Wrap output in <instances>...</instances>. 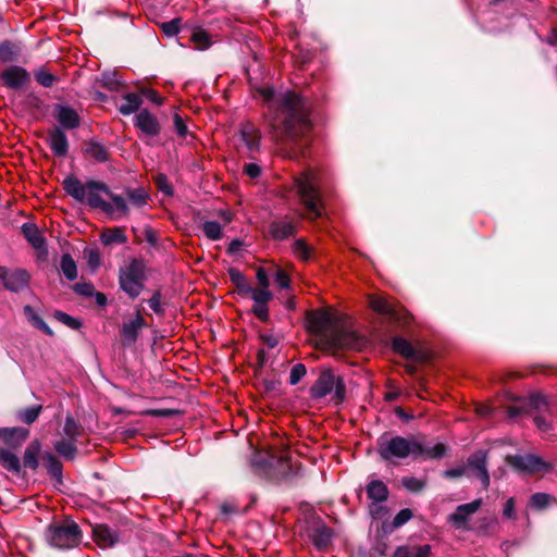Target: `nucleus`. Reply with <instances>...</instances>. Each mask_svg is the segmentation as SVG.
<instances>
[{"label": "nucleus", "mask_w": 557, "mask_h": 557, "mask_svg": "<svg viewBox=\"0 0 557 557\" xmlns=\"http://www.w3.org/2000/svg\"><path fill=\"white\" fill-rule=\"evenodd\" d=\"M101 83L110 90H117L121 81L115 72H106L102 74Z\"/></svg>", "instance_id": "49530a36"}, {"label": "nucleus", "mask_w": 557, "mask_h": 557, "mask_svg": "<svg viewBox=\"0 0 557 557\" xmlns=\"http://www.w3.org/2000/svg\"><path fill=\"white\" fill-rule=\"evenodd\" d=\"M508 462L520 471L533 473L546 468V463L536 455H516L508 457Z\"/></svg>", "instance_id": "4468645a"}, {"label": "nucleus", "mask_w": 557, "mask_h": 557, "mask_svg": "<svg viewBox=\"0 0 557 557\" xmlns=\"http://www.w3.org/2000/svg\"><path fill=\"white\" fill-rule=\"evenodd\" d=\"M252 470L269 479H274L277 475L276 468L284 470L288 467L286 460L277 459L275 456L268 451H255L250 461Z\"/></svg>", "instance_id": "1a4fd4ad"}, {"label": "nucleus", "mask_w": 557, "mask_h": 557, "mask_svg": "<svg viewBox=\"0 0 557 557\" xmlns=\"http://www.w3.org/2000/svg\"><path fill=\"white\" fill-rule=\"evenodd\" d=\"M248 267L251 268L256 273V278L260 285L259 289H268L270 282L267 271L261 267L250 265L248 260L246 259V268Z\"/></svg>", "instance_id": "c03bdc74"}, {"label": "nucleus", "mask_w": 557, "mask_h": 557, "mask_svg": "<svg viewBox=\"0 0 557 557\" xmlns=\"http://www.w3.org/2000/svg\"><path fill=\"white\" fill-rule=\"evenodd\" d=\"M264 100L273 111L275 124L293 141L302 137L311 126L309 103L294 91H262Z\"/></svg>", "instance_id": "f03ea898"}, {"label": "nucleus", "mask_w": 557, "mask_h": 557, "mask_svg": "<svg viewBox=\"0 0 557 557\" xmlns=\"http://www.w3.org/2000/svg\"><path fill=\"white\" fill-rule=\"evenodd\" d=\"M482 506V499L478 498L471 503L459 505L456 510L448 516V522L451 523L456 529L469 530L468 520L469 517L475 513Z\"/></svg>", "instance_id": "ddd939ff"}, {"label": "nucleus", "mask_w": 557, "mask_h": 557, "mask_svg": "<svg viewBox=\"0 0 557 557\" xmlns=\"http://www.w3.org/2000/svg\"><path fill=\"white\" fill-rule=\"evenodd\" d=\"M55 117L60 125L67 129H74L79 126L81 119L78 113L69 106L59 104L55 107Z\"/></svg>", "instance_id": "6ab92c4d"}, {"label": "nucleus", "mask_w": 557, "mask_h": 557, "mask_svg": "<svg viewBox=\"0 0 557 557\" xmlns=\"http://www.w3.org/2000/svg\"><path fill=\"white\" fill-rule=\"evenodd\" d=\"M63 188L67 195L76 201H86L91 208L100 209L111 220L119 221L127 218L131 208L141 210L148 206L149 194L143 187L124 189L123 195L112 193L109 187L98 181H89L83 184L75 176L63 180Z\"/></svg>", "instance_id": "f257e3e1"}, {"label": "nucleus", "mask_w": 557, "mask_h": 557, "mask_svg": "<svg viewBox=\"0 0 557 557\" xmlns=\"http://www.w3.org/2000/svg\"><path fill=\"white\" fill-rule=\"evenodd\" d=\"M262 166L251 162L246 163V176H249L250 178H257L261 175Z\"/></svg>", "instance_id": "680f3d73"}, {"label": "nucleus", "mask_w": 557, "mask_h": 557, "mask_svg": "<svg viewBox=\"0 0 557 557\" xmlns=\"http://www.w3.org/2000/svg\"><path fill=\"white\" fill-rule=\"evenodd\" d=\"M205 235L211 240H219L222 238V226L215 221H206L202 224Z\"/></svg>", "instance_id": "58836bf2"}, {"label": "nucleus", "mask_w": 557, "mask_h": 557, "mask_svg": "<svg viewBox=\"0 0 557 557\" xmlns=\"http://www.w3.org/2000/svg\"><path fill=\"white\" fill-rule=\"evenodd\" d=\"M465 467L481 481L483 488L488 487L490 474L487 471V453L485 450L480 449L470 455Z\"/></svg>", "instance_id": "f8f14e48"}, {"label": "nucleus", "mask_w": 557, "mask_h": 557, "mask_svg": "<svg viewBox=\"0 0 557 557\" xmlns=\"http://www.w3.org/2000/svg\"><path fill=\"white\" fill-rule=\"evenodd\" d=\"M143 100L138 94L129 92L123 97V102L119 107V111L123 115H129L136 112L141 106Z\"/></svg>", "instance_id": "cd10ccee"}, {"label": "nucleus", "mask_w": 557, "mask_h": 557, "mask_svg": "<svg viewBox=\"0 0 557 557\" xmlns=\"http://www.w3.org/2000/svg\"><path fill=\"white\" fill-rule=\"evenodd\" d=\"M41 409H42L41 406L28 407L26 409L18 411L17 418L26 424H32L33 422H35L37 420Z\"/></svg>", "instance_id": "ea45409f"}, {"label": "nucleus", "mask_w": 557, "mask_h": 557, "mask_svg": "<svg viewBox=\"0 0 557 557\" xmlns=\"http://www.w3.org/2000/svg\"><path fill=\"white\" fill-rule=\"evenodd\" d=\"M228 274L231 276V281L233 282V284L236 287V290H234L233 293H235L239 297H242L244 295V276L242 275L239 270H237L235 268H230Z\"/></svg>", "instance_id": "a18cd8bd"}, {"label": "nucleus", "mask_w": 557, "mask_h": 557, "mask_svg": "<svg viewBox=\"0 0 557 557\" xmlns=\"http://www.w3.org/2000/svg\"><path fill=\"white\" fill-rule=\"evenodd\" d=\"M294 225L289 221H278L271 225V233L276 239H285L294 233Z\"/></svg>", "instance_id": "72a5a7b5"}, {"label": "nucleus", "mask_w": 557, "mask_h": 557, "mask_svg": "<svg viewBox=\"0 0 557 557\" xmlns=\"http://www.w3.org/2000/svg\"><path fill=\"white\" fill-rule=\"evenodd\" d=\"M467 473V467L459 466L456 468L447 469L444 471L443 475L447 479H458Z\"/></svg>", "instance_id": "052dcab7"}, {"label": "nucleus", "mask_w": 557, "mask_h": 557, "mask_svg": "<svg viewBox=\"0 0 557 557\" xmlns=\"http://www.w3.org/2000/svg\"><path fill=\"white\" fill-rule=\"evenodd\" d=\"M314 398H323L332 394V400L341 404L346 397V387L341 376H336L331 370L323 371L311 388Z\"/></svg>", "instance_id": "6e6552de"}, {"label": "nucleus", "mask_w": 557, "mask_h": 557, "mask_svg": "<svg viewBox=\"0 0 557 557\" xmlns=\"http://www.w3.org/2000/svg\"><path fill=\"white\" fill-rule=\"evenodd\" d=\"M73 289L76 294L83 296H92L95 290L91 283H77L73 286Z\"/></svg>", "instance_id": "13d9d810"}, {"label": "nucleus", "mask_w": 557, "mask_h": 557, "mask_svg": "<svg viewBox=\"0 0 557 557\" xmlns=\"http://www.w3.org/2000/svg\"><path fill=\"white\" fill-rule=\"evenodd\" d=\"M412 518V511L408 508L401 509L393 520V527L399 528L407 523Z\"/></svg>", "instance_id": "5fc2aeb1"}, {"label": "nucleus", "mask_w": 557, "mask_h": 557, "mask_svg": "<svg viewBox=\"0 0 557 557\" xmlns=\"http://www.w3.org/2000/svg\"><path fill=\"white\" fill-rule=\"evenodd\" d=\"M46 468L48 470V473L55 478L57 480H60L62 476V465L61 462L51 454L47 455L46 458Z\"/></svg>", "instance_id": "79ce46f5"}, {"label": "nucleus", "mask_w": 557, "mask_h": 557, "mask_svg": "<svg viewBox=\"0 0 557 557\" xmlns=\"http://www.w3.org/2000/svg\"><path fill=\"white\" fill-rule=\"evenodd\" d=\"M306 367L302 363L295 364L289 374V383L296 385L306 375Z\"/></svg>", "instance_id": "864d4df0"}, {"label": "nucleus", "mask_w": 557, "mask_h": 557, "mask_svg": "<svg viewBox=\"0 0 557 557\" xmlns=\"http://www.w3.org/2000/svg\"><path fill=\"white\" fill-rule=\"evenodd\" d=\"M307 322L309 332L331 347L360 349L363 345V339L355 331L343 327L336 318L325 310L308 313Z\"/></svg>", "instance_id": "20e7f679"}, {"label": "nucleus", "mask_w": 557, "mask_h": 557, "mask_svg": "<svg viewBox=\"0 0 557 557\" xmlns=\"http://www.w3.org/2000/svg\"><path fill=\"white\" fill-rule=\"evenodd\" d=\"M28 430L23 428H2L0 429V438L7 444H15L25 441L28 436Z\"/></svg>", "instance_id": "bb28decb"}, {"label": "nucleus", "mask_w": 557, "mask_h": 557, "mask_svg": "<svg viewBox=\"0 0 557 557\" xmlns=\"http://www.w3.org/2000/svg\"><path fill=\"white\" fill-rule=\"evenodd\" d=\"M161 293L160 292H156L151 298L148 299V305L150 307V309L158 315H163L164 314V308L162 306V302H161Z\"/></svg>", "instance_id": "603ef678"}, {"label": "nucleus", "mask_w": 557, "mask_h": 557, "mask_svg": "<svg viewBox=\"0 0 557 557\" xmlns=\"http://www.w3.org/2000/svg\"><path fill=\"white\" fill-rule=\"evenodd\" d=\"M54 317L58 321H60L61 323H63L64 325L69 326L72 330H78L82 326L81 321L63 311H55Z\"/></svg>", "instance_id": "de8ad7c7"}, {"label": "nucleus", "mask_w": 557, "mask_h": 557, "mask_svg": "<svg viewBox=\"0 0 557 557\" xmlns=\"http://www.w3.org/2000/svg\"><path fill=\"white\" fill-rule=\"evenodd\" d=\"M35 78L44 87H51L53 83L57 81V77L44 70H38L35 72Z\"/></svg>", "instance_id": "3c124183"}, {"label": "nucleus", "mask_w": 557, "mask_h": 557, "mask_svg": "<svg viewBox=\"0 0 557 557\" xmlns=\"http://www.w3.org/2000/svg\"><path fill=\"white\" fill-rule=\"evenodd\" d=\"M29 278L30 276L26 270H9L0 265V280L4 287L11 292L17 293L27 287Z\"/></svg>", "instance_id": "9b49d317"}, {"label": "nucleus", "mask_w": 557, "mask_h": 557, "mask_svg": "<svg viewBox=\"0 0 557 557\" xmlns=\"http://www.w3.org/2000/svg\"><path fill=\"white\" fill-rule=\"evenodd\" d=\"M40 443L38 441H34L28 445L25 449L23 463L25 468H29L32 470H36L38 468V455L40 453Z\"/></svg>", "instance_id": "c85d7f7f"}, {"label": "nucleus", "mask_w": 557, "mask_h": 557, "mask_svg": "<svg viewBox=\"0 0 557 557\" xmlns=\"http://www.w3.org/2000/svg\"><path fill=\"white\" fill-rule=\"evenodd\" d=\"M54 449L60 456L66 459H74L76 454L75 441L71 438H61L55 442Z\"/></svg>", "instance_id": "473e14b6"}, {"label": "nucleus", "mask_w": 557, "mask_h": 557, "mask_svg": "<svg viewBox=\"0 0 557 557\" xmlns=\"http://www.w3.org/2000/svg\"><path fill=\"white\" fill-rule=\"evenodd\" d=\"M259 135L256 132H250L246 125V149L253 150L259 146Z\"/></svg>", "instance_id": "6e6d98bb"}, {"label": "nucleus", "mask_w": 557, "mask_h": 557, "mask_svg": "<svg viewBox=\"0 0 557 557\" xmlns=\"http://www.w3.org/2000/svg\"><path fill=\"white\" fill-rule=\"evenodd\" d=\"M94 536L98 545L102 548L112 547L120 541L117 532L104 524H99L94 528Z\"/></svg>", "instance_id": "412c9836"}, {"label": "nucleus", "mask_w": 557, "mask_h": 557, "mask_svg": "<svg viewBox=\"0 0 557 557\" xmlns=\"http://www.w3.org/2000/svg\"><path fill=\"white\" fill-rule=\"evenodd\" d=\"M1 79L7 87L20 89L30 81V75L22 66L12 65L2 72Z\"/></svg>", "instance_id": "2eb2a0df"}, {"label": "nucleus", "mask_w": 557, "mask_h": 557, "mask_svg": "<svg viewBox=\"0 0 557 557\" xmlns=\"http://www.w3.org/2000/svg\"><path fill=\"white\" fill-rule=\"evenodd\" d=\"M60 268H61L63 275L69 281H74L77 278L76 263H75L74 259L69 253H64L61 257Z\"/></svg>", "instance_id": "c9c22d12"}, {"label": "nucleus", "mask_w": 557, "mask_h": 557, "mask_svg": "<svg viewBox=\"0 0 557 557\" xmlns=\"http://www.w3.org/2000/svg\"><path fill=\"white\" fill-rule=\"evenodd\" d=\"M82 531L76 522L65 519L51 523L45 532L46 542L58 549H72L82 542Z\"/></svg>", "instance_id": "423d86ee"}, {"label": "nucleus", "mask_w": 557, "mask_h": 557, "mask_svg": "<svg viewBox=\"0 0 557 557\" xmlns=\"http://www.w3.org/2000/svg\"><path fill=\"white\" fill-rule=\"evenodd\" d=\"M85 153L97 162H104L109 158L108 149L97 141H90L87 144Z\"/></svg>", "instance_id": "7c9ffc66"}, {"label": "nucleus", "mask_w": 557, "mask_h": 557, "mask_svg": "<svg viewBox=\"0 0 557 557\" xmlns=\"http://www.w3.org/2000/svg\"><path fill=\"white\" fill-rule=\"evenodd\" d=\"M101 242L103 245L125 244L127 236L122 227L108 228L101 234Z\"/></svg>", "instance_id": "c756f323"}, {"label": "nucleus", "mask_w": 557, "mask_h": 557, "mask_svg": "<svg viewBox=\"0 0 557 557\" xmlns=\"http://www.w3.org/2000/svg\"><path fill=\"white\" fill-rule=\"evenodd\" d=\"M430 552V545H422L416 548L413 557H429Z\"/></svg>", "instance_id": "338daca9"}, {"label": "nucleus", "mask_w": 557, "mask_h": 557, "mask_svg": "<svg viewBox=\"0 0 557 557\" xmlns=\"http://www.w3.org/2000/svg\"><path fill=\"white\" fill-rule=\"evenodd\" d=\"M401 483L407 491L412 493L421 492L426 485L425 480L418 479L414 476H404L401 479Z\"/></svg>", "instance_id": "a19ab883"}, {"label": "nucleus", "mask_w": 557, "mask_h": 557, "mask_svg": "<svg viewBox=\"0 0 557 557\" xmlns=\"http://www.w3.org/2000/svg\"><path fill=\"white\" fill-rule=\"evenodd\" d=\"M63 433L66 436L65 438L76 441L81 434V426L72 417H67L63 426Z\"/></svg>", "instance_id": "37998d69"}, {"label": "nucleus", "mask_w": 557, "mask_h": 557, "mask_svg": "<svg viewBox=\"0 0 557 557\" xmlns=\"http://www.w3.org/2000/svg\"><path fill=\"white\" fill-rule=\"evenodd\" d=\"M275 281L281 288L289 287V278L284 271H276Z\"/></svg>", "instance_id": "0e129e2a"}, {"label": "nucleus", "mask_w": 557, "mask_h": 557, "mask_svg": "<svg viewBox=\"0 0 557 557\" xmlns=\"http://www.w3.org/2000/svg\"><path fill=\"white\" fill-rule=\"evenodd\" d=\"M22 233L32 247L38 252L39 256L46 257L48 253L47 245L39 228L33 223H24L22 225Z\"/></svg>", "instance_id": "dca6fc26"}, {"label": "nucleus", "mask_w": 557, "mask_h": 557, "mask_svg": "<svg viewBox=\"0 0 557 557\" xmlns=\"http://www.w3.org/2000/svg\"><path fill=\"white\" fill-rule=\"evenodd\" d=\"M0 463L11 472H20L21 462L17 456L7 449H0Z\"/></svg>", "instance_id": "f704fd0d"}, {"label": "nucleus", "mask_w": 557, "mask_h": 557, "mask_svg": "<svg viewBox=\"0 0 557 557\" xmlns=\"http://www.w3.org/2000/svg\"><path fill=\"white\" fill-rule=\"evenodd\" d=\"M370 307L377 313L389 318L391 320L397 319L396 309L384 298L371 297Z\"/></svg>", "instance_id": "393cba45"}, {"label": "nucleus", "mask_w": 557, "mask_h": 557, "mask_svg": "<svg viewBox=\"0 0 557 557\" xmlns=\"http://www.w3.org/2000/svg\"><path fill=\"white\" fill-rule=\"evenodd\" d=\"M243 248V243L242 240L239 239H234L233 242H231V244L228 245V248H227V253L230 256H236Z\"/></svg>", "instance_id": "69168bd1"}, {"label": "nucleus", "mask_w": 557, "mask_h": 557, "mask_svg": "<svg viewBox=\"0 0 557 557\" xmlns=\"http://www.w3.org/2000/svg\"><path fill=\"white\" fill-rule=\"evenodd\" d=\"M24 314L28 322L36 329L40 330L48 336L53 335V331L49 327V325L40 318V315L36 312V310L27 305L24 307Z\"/></svg>", "instance_id": "a878e982"}, {"label": "nucleus", "mask_w": 557, "mask_h": 557, "mask_svg": "<svg viewBox=\"0 0 557 557\" xmlns=\"http://www.w3.org/2000/svg\"><path fill=\"white\" fill-rule=\"evenodd\" d=\"M146 413L151 417L170 418L173 417L176 411L172 409H150Z\"/></svg>", "instance_id": "e2e57ef3"}, {"label": "nucleus", "mask_w": 557, "mask_h": 557, "mask_svg": "<svg viewBox=\"0 0 557 557\" xmlns=\"http://www.w3.org/2000/svg\"><path fill=\"white\" fill-rule=\"evenodd\" d=\"M377 453L382 460L388 463H397L398 460L412 459H440L446 453V446L442 443L432 445L416 436L395 435L388 437L382 435L377 441Z\"/></svg>", "instance_id": "7ed1b4c3"}, {"label": "nucleus", "mask_w": 557, "mask_h": 557, "mask_svg": "<svg viewBox=\"0 0 557 557\" xmlns=\"http://www.w3.org/2000/svg\"><path fill=\"white\" fill-rule=\"evenodd\" d=\"M294 253L302 260H309L311 256L310 247L301 239L295 242L293 246Z\"/></svg>", "instance_id": "09e8293b"}, {"label": "nucleus", "mask_w": 557, "mask_h": 557, "mask_svg": "<svg viewBox=\"0 0 557 557\" xmlns=\"http://www.w3.org/2000/svg\"><path fill=\"white\" fill-rule=\"evenodd\" d=\"M393 349L406 358H413L416 355V351L410 343L401 337L394 338Z\"/></svg>", "instance_id": "4c0bfd02"}, {"label": "nucleus", "mask_w": 557, "mask_h": 557, "mask_svg": "<svg viewBox=\"0 0 557 557\" xmlns=\"http://www.w3.org/2000/svg\"><path fill=\"white\" fill-rule=\"evenodd\" d=\"M553 499L547 493H535L530 497L529 506L534 510H543L550 505Z\"/></svg>", "instance_id": "e433bc0d"}, {"label": "nucleus", "mask_w": 557, "mask_h": 557, "mask_svg": "<svg viewBox=\"0 0 557 557\" xmlns=\"http://www.w3.org/2000/svg\"><path fill=\"white\" fill-rule=\"evenodd\" d=\"M174 127L180 137H186L188 134L187 125L178 113L174 114Z\"/></svg>", "instance_id": "4d7b16f0"}, {"label": "nucleus", "mask_w": 557, "mask_h": 557, "mask_svg": "<svg viewBox=\"0 0 557 557\" xmlns=\"http://www.w3.org/2000/svg\"><path fill=\"white\" fill-rule=\"evenodd\" d=\"M135 125L148 136H157L160 133V124L157 117L146 109L139 111L136 115Z\"/></svg>", "instance_id": "a211bd4d"}, {"label": "nucleus", "mask_w": 557, "mask_h": 557, "mask_svg": "<svg viewBox=\"0 0 557 557\" xmlns=\"http://www.w3.org/2000/svg\"><path fill=\"white\" fill-rule=\"evenodd\" d=\"M146 280L147 268L141 259H132L128 263L120 268V288L133 299L140 295L145 287Z\"/></svg>", "instance_id": "0eeeda50"}, {"label": "nucleus", "mask_w": 557, "mask_h": 557, "mask_svg": "<svg viewBox=\"0 0 557 557\" xmlns=\"http://www.w3.org/2000/svg\"><path fill=\"white\" fill-rule=\"evenodd\" d=\"M332 536V530L323 523H317L310 533V537L318 548L326 547L331 543Z\"/></svg>", "instance_id": "4be33fe9"}, {"label": "nucleus", "mask_w": 557, "mask_h": 557, "mask_svg": "<svg viewBox=\"0 0 557 557\" xmlns=\"http://www.w3.org/2000/svg\"><path fill=\"white\" fill-rule=\"evenodd\" d=\"M367 494L375 503H382L387 499L388 488L381 480H373L367 486Z\"/></svg>", "instance_id": "5701e85b"}, {"label": "nucleus", "mask_w": 557, "mask_h": 557, "mask_svg": "<svg viewBox=\"0 0 557 557\" xmlns=\"http://www.w3.org/2000/svg\"><path fill=\"white\" fill-rule=\"evenodd\" d=\"M503 516L507 519L515 520L517 518L516 510H515V498L510 497L506 500L504 509H503Z\"/></svg>", "instance_id": "bf43d9fd"}, {"label": "nucleus", "mask_w": 557, "mask_h": 557, "mask_svg": "<svg viewBox=\"0 0 557 557\" xmlns=\"http://www.w3.org/2000/svg\"><path fill=\"white\" fill-rule=\"evenodd\" d=\"M20 45L5 40L0 44V62L2 63H11L18 59L21 54Z\"/></svg>", "instance_id": "b1692460"}, {"label": "nucleus", "mask_w": 557, "mask_h": 557, "mask_svg": "<svg viewBox=\"0 0 557 557\" xmlns=\"http://www.w3.org/2000/svg\"><path fill=\"white\" fill-rule=\"evenodd\" d=\"M246 295H250L252 305L250 311L261 322L269 320L268 304L272 300V293L269 289H258L246 285Z\"/></svg>", "instance_id": "9d476101"}, {"label": "nucleus", "mask_w": 557, "mask_h": 557, "mask_svg": "<svg viewBox=\"0 0 557 557\" xmlns=\"http://www.w3.org/2000/svg\"><path fill=\"white\" fill-rule=\"evenodd\" d=\"M190 41L198 50L208 49L212 45V40L209 34L200 27H196L191 30Z\"/></svg>", "instance_id": "2f4dec72"}, {"label": "nucleus", "mask_w": 557, "mask_h": 557, "mask_svg": "<svg viewBox=\"0 0 557 557\" xmlns=\"http://www.w3.org/2000/svg\"><path fill=\"white\" fill-rule=\"evenodd\" d=\"M49 147L58 157H65L69 152V141L65 133L61 127H54L49 133Z\"/></svg>", "instance_id": "aec40b11"}, {"label": "nucleus", "mask_w": 557, "mask_h": 557, "mask_svg": "<svg viewBox=\"0 0 557 557\" xmlns=\"http://www.w3.org/2000/svg\"><path fill=\"white\" fill-rule=\"evenodd\" d=\"M319 187V175L312 170L302 172L294 177V188L305 207L306 216L309 219H317L322 215Z\"/></svg>", "instance_id": "39448f33"}, {"label": "nucleus", "mask_w": 557, "mask_h": 557, "mask_svg": "<svg viewBox=\"0 0 557 557\" xmlns=\"http://www.w3.org/2000/svg\"><path fill=\"white\" fill-rule=\"evenodd\" d=\"M181 22H182L181 18H173L170 22H164L161 25V29L164 33V35H166L168 37L175 36L181 30Z\"/></svg>", "instance_id": "8fccbe9b"}, {"label": "nucleus", "mask_w": 557, "mask_h": 557, "mask_svg": "<svg viewBox=\"0 0 557 557\" xmlns=\"http://www.w3.org/2000/svg\"><path fill=\"white\" fill-rule=\"evenodd\" d=\"M146 325L144 318L141 317L139 310H137L136 317L128 321L124 322L121 327V335L123 338V343L126 346L134 344L139 335V331Z\"/></svg>", "instance_id": "f3484780"}, {"label": "nucleus", "mask_w": 557, "mask_h": 557, "mask_svg": "<svg viewBox=\"0 0 557 557\" xmlns=\"http://www.w3.org/2000/svg\"><path fill=\"white\" fill-rule=\"evenodd\" d=\"M414 553H411L407 547L400 546L397 547L393 557H413Z\"/></svg>", "instance_id": "774afa93"}]
</instances>
